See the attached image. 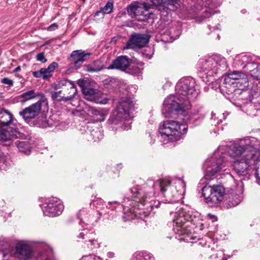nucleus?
<instances>
[{
  "label": "nucleus",
  "mask_w": 260,
  "mask_h": 260,
  "mask_svg": "<svg viewBox=\"0 0 260 260\" xmlns=\"http://www.w3.org/2000/svg\"><path fill=\"white\" fill-rule=\"evenodd\" d=\"M224 149L225 147H218L212 156L205 161L203 166L205 176H213L220 171L225 170L224 168L229 165V160L222 155V150Z\"/></svg>",
  "instance_id": "0eeeda50"
},
{
  "label": "nucleus",
  "mask_w": 260,
  "mask_h": 260,
  "mask_svg": "<svg viewBox=\"0 0 260 260\" xmlns=\"http://www.w3.org/2000/svg\"><path fill=\"white\" fill-rule=\"evenodd\" d=\"M153 4L159 8L160 10L162 8L164 9L166 6H171L175 7L176 5L178 4L179 0H150Z\"/></svg>",
  "instance_id": "a878e982"
},
{
  "label": "nucleus",
  "mask_w": 260,
  "mask_h": 260,
  "mask_svg": "<svg viewBox=\"0 0 260 260\" xmlns=\"http://www.w3.org/2000/svg\"><path fill=\"white\" fill-rule=\"evenodd\" d=\"M64 209V206L59 199L52 197L43 204L42 210L46 216L55 217L59 215Z\"/></svg>",
  "instance_id": "f8f14e48"
},
{
  "label": "nucleus",
  "mask_w": 260,
  "mask_h": 260,
  "mask_svg": "<svg viewBox=\"0 0 260 260\" xmlns=\"http://www.w3.org/2000/svg\"><path fill=\"white\" fill-rule=\"evenodd\" d=\"M21 70V68L20 66H18L16 68H15L14 70H13V72H19L20 70Z\"/></svg>",
  "instance_id": "49530a36"
},
{
  "label": "nucleus",
  "mask_w": 260,
  "mask_h": 260,
  "mask_svg": "<svg viewBox=\"0 0 260 260\" xmlns=\"http://www.w3.org/2000/svg\"><path fill=\"white\" fill-rule=\"evenodd\" d=\"M63 89L66 90V91L65 93H68L69 92H70V88H68V87H66V88H63Z\"/></svg>",
  "instance_id": "3c124183"
},
{
  "label": "nucleus",
  "mask_w": 260,
  "mask_h": 260,
  "mask_svg": "<svg viewBox=\"0 0 260 260\" xmlns=\"http://www.w3.org/2000/svg\"><path fill=\"white\" fill-rule=\"evenodd\" d=\"M148 58L149 59H150V58H151V56L150 55V56H148Z\"/></svg>",
  "instance_id": "4d7b16f0"
},
{
  "label": "nucleus",
  "mask_w": 260,
  "mask_h": 260,
  "mask_svg": "<svg viewBox=\"0 0 260 260\" xmlns=\"http://www.w3.org/2000/svg\"><path fill=\"white\" fill-rule=\"evenodd\" d=\"M201 68L204 71H213L216 73L218 70L226 68V61L224 58L218 55H214L206 59L200 60Z\"/></svg>",
  "instance_id": "9b49d317"
},
{
  "label": "nucleus",
  "mask_w": 260,
  "mask_h": 260,
  "mask_svg": "<svg viewBox=\"0 0 260 260\" xmlns=\"http://www.w3.org/2000/svg\"><path fill=\"white\" fill-rule=\"evenodd\" d=\"M0 260H4V259H3V258H2V259H0Z\"/></svg>",
  "instance_id": "052dcab7"
},
{
  "label": "nucleus",
  "mask_w": 260,
  "mask_h": 260,
  "mask_svg": "<svg viewBox=\"0 0 260 260\" xmlns=\"http://www.w3.org/2000/svg\"><path fill=\"white\" fill-rule=\"evenodd\" d=\"M90 55V53H84L81 50H76L72 52L71 57L76 67L79 68L87 58Z\"/></svg>",
  "instance_id": "393cba45"
},
{
  "label": "nucleus",
  "mask_w": 260,
  "mask_h": 260,
  "mask_svg": "<svg viewBox=\"0 0 260 260\" xmlns=\"http://www.w3.org/2000/svg\"><path fill=\"white\" fill-rule=\"evenodd\" d=\"M140 72V69L137 67H136V71L135 73H139Z\"/></svg>",
  "instance_id": "864d4df0"
},
{
  "label": "nucleus",
  "mask_w": 260,
  "mask_h": 260,
  "mask_svg": "<svg viewBox=\"0 0 260 260\" xmlns=\"http://www.w3.org/2000/svg\"><path fill=\"white\" fill-rule=\"evenodd\" d=\"M156 183L159 187L160 190L164 197L166 198L165 202L172 201L171 197L173 196L170 193L169 191L173 188L170 180H158Z\"/></svg>",
  "instance_id": "412c9836"
},
{
  "label": "nucleus",
  "mask_w": 260,
  "mask_h": 260,
  "mask_svg": "<svg viewBox=\"0 0 260 260\" xmlns=\"http://www.w3.org/2000/svg\"><path fill=\"white\" fill-rule=\"evenodd\" d=\"M149 38L147 36L141 34H135L132 35L127 43V46L124 49L132 48L137 47L141 48L145 46L148 42Z\"/></svg>",
  "instance_id": "f3484780"
},
{
  "label": "nucleus",
  "mask_w": 260,
  "mask_h": 260,
  "mask_svg": "<svg viewBox=\"0 0 260 260\" xmlns=\"http://www.w3.org/2000/svg\"><path fill=\"white\" fill-rule=\"evenodd\" d=\"M57 67V63L53 62L47 68H42L39 71L33 72L32 75L35 78H42L44 80H46L52 76V73Z\"/></svg>",
  "instance_id": "aec40b11"
},
{
  "label": "nucleus",
  "mask_w": 260,
  "mask_h": 260,
  "mask_svg": "<svg viewBox=\"0 0 260 260\" xmlns=\"http://www.w3.org/2000/svg\"><path fill=\"white\" fill-rule=\"evenodd\" d=\"M86 234L84 233V232H81V233H80L79 235V237H81L82 238H84V236Z\"/></svg>",
  "instance_id": "de8ad7c7"
},
{
  "label": "nucleus",
  "mask_w": 260,
  "mask_h": 260,
  "mask_svg": "<svg viewBox=\"0 0 260 260\" xmlns=\"http://www.w3.org/2000/svg\"><path fill=\"white\" fill-rule=\"evenodd\" d=\"M13 255L17 258L30 260L31 257V250L28 245L24 243H19L16 245Z\"/></svg>",
  "instance_id": "a211bd4d"
},
{
  "label": "nucleus",
  "mask_w": 260,
  "mask_h": 260,
  "mask_svg": "<svg viewBox=\"0 0 260 260\" xmlns=\"http://www.w3.org/2000/svg\"><path fill=\"white\" fill-rule=\"evenodd\" d=\"M186 184L183 180H178L176 183L175 188L177 192L181 194H183L185 191Z\"/></svg>",
  "instance_id": "f704fd0d"
},
{
  "label": "nucleus",
  "mask_w": 260,
  "mask_h": 260,
  "mask_svg": "<svg viewBox=\"0 0 260 260\" xmlns=\"http://www.w3.org/2000/svg\"><path fill=\"white\" fill-rule=\"evenodd\" d=\"M113 203H114V204H117V203H118V202H117V201H115V202H113Z\"/></svg>",
  "instance_id": "6e6d98bb"
},
{
  "label": "nucleus",
  "mask_w": 260,
  "mask_h": 260,
  "mask_svg": "<svg viewBox=\"0 0 260 260\" xmlns=\"http://www.w3.org/2000/svg\"><path fill=\"white\" fill-rule=\"evenodd\" d=\"M7 159V156L0 150V169L6 170L8 168L9 163Z\"/></svg>",
  "instance_id": "72a5a7b5"
},
{
  "label": "nucleus",
  "mask_w": 260,
  "mask_h": 260,
  "mask_svg": "<svg viewBox=\"0 0 260 260\" xmlns=\"http://www.w3.org/2000/svg\"><path fill=\"white\" fill-rule=\"evenodd\" d=\"M234 87H236L239 90H244L247 88L249 86V82L247 77L242 78L240 80L235 82H232Z\"/></svg>",
  "instance_id": "c85d7f7f"
},
{
  "label": "nucleus",
  "mask_w": 260,
  "mask_h": 260,
  "mask_svg": "<svg viewBox=\"0 0 260 260\" xmlns=\"http://www.w3.org/2000/svg\"><path fill=\"white\" fill-rule=\"evenodd\" d=\"M188 126L185 123H180L174 120H166L160 126L159 133L164 143L175 142L180 139L181 136L185 134Z\"/></svg>",
  "instance_id": "20e7f679"
},
{
  "label": "nucleus",
  "mask_w": 260,
  "mask_h": 260,
  "mask_svg": "<svg viewBox=\"0 0 260 260\" xmlns=\"http://www.w3.org/2000/svg\"><path fill=\"white\" fill-rule=\"evenodd\" d=\"M13 122L12 114L10 112L6 110L0 111V140L11 141L23 137V135L18 131Z\"/></svg>",
  "instance_id": "7ed1b4c3"
},
{
  "label": "nucleus",
  "mask_w": 260,
  "mask_h": 260,
  "mask_svg": "<svg viewBox=\"0 0 260 260\" xmlns=\"http://www.w3.org/2000/svg\"><path fill=\"white\" fill-rule=\"evenodd\" d=\"M246 77L247 76L245 73L241 72L235 71L229 74L226 80L229 79L230 80H233V82H235Z\"/></svg>",
  "instance_id": "2f4dec72"
},
{
  "label": "nucleus",
  "mask_w": 260,
  "mask_h": 260,
  "mask_svg": "<svg viewBox=\"0 0 260 260\" xmlns=\"http://www.w3.org/2000/svg\"><path fill=\"white\" fill-rule=\"evenodd\" d=\"M80 260H102L99 256L95 255H87L83 256Z\"/></svg>",
  "instance_id": "c9c22d12"
},
{
  "label": "nucleus",
  "mask_w": 260,
  "mask_h": 260,
  "mask_svg": "<svg viewBox=\"0 0 260 260\" xmlns=\"http://www.w3.org/2000/svg\"><path fill=\"white\" fill-rule=\"evenodd\" d=\"M113 9V3L111 2H108L102 9L95 13V16H99L101 15L102 17H103L105 14L111 13L112 12Z\"/></svg>",
  "instance_id": "c756f323"
},
{
  "label": "nucleus",
  "mask_w": 260,
  "mask_h": 260,
  "mask_svg": "<svg viewBox=\"0 0 260 260\" xmlns=\"http://www.w3.org/2000/svg\"><path fill=\"white\" fill-rule=\"evenodd\" d=\"M30 260H55L52 248L47 245H43L41 249L31 256Z\"/></svg>",
  "instance_id": "6ab92c4d"
},
{
  "label": "nucleus",
  "mask_w": 260,
  "mask_h": 260,
  "mask_svg": "<svg viewBox=\"0 0 260 260\" xmlns=\"http://www.w3.org/2000/svg\"><path fill=\"white\" fill-rule=\"evenodd\" d=\"M108 204H112V202H109L108 203Z\"/></svg>",
  "instance_id": "13d9d810"
},
{
  "label": "nucleus",
  "mask_w": 260,
  "mask_h": 260,
  "mask_svg": "<svg viewBox=\"0 0 260 260\" xmlns=\"http://www.w3.org/2000/svg\"><path fill=\"white\" fill-rule=\"evenodd\" d=\"M18 99H22V103H25L28 101L39 98V100H43V101H47L45 95L41 92H36L35 90L32 89L26 91L18 96Z\"/></svg>",
  "instance_id": "b1692460"
},
{
  "label": "nucleus",
  "mask_w": 260,
  "mask_h": 260,
  "mask_svg": "<svg viewBox=\"0 0 260 260\" xmlns=\"http://www.w3.org/2000/svg\"><path fill=\"white\" fill-rule=\"evenodd\" d=\"M44 103L47 104V101L39 100L37 102L20 111L19 114L25 121H29L39 115L41 110L42 105Z\"/></svg>",
  "instance_id": "ddd939ff"
},
{
  "label": "nucleus",
  "mask_w": 260,
  "mask_h": 260,
  "mask_svg": "<svg viewBox=\"0 0 260 260\" xmlns=\"http://www.w3.org/2000/svg\"><path fill=\"white\" fill-rule=\"evenodd\" d=\"M224 149L225 147H218L212 156L205 161L203 166L205 176H213L220 171L225 170L224 168L229 165V160L222 155V150Z\"/></svg>",
  "instance_id": "423d86ee"
},
{
  "label": "nucleus",
  "mask_w": 260,
  "mask_h": 260,
  "mask_svg": "<svg viewBox=\"0 0 260 260\" xmlns=\"http://www.w3.org/2000/svg\"><path fill=\"white\" fill-rule=\"evenodd\" d=\"M134 109V106L132 102L129 100L120 102L112 112L111 119L115 123H117V121L121 119L128 120L133 117L131 113Z\"/></svg>",
  "instance_id": "9d476101"
},
{
  "label": "nucleus",
  "mask_w": 260,
  "mask_h": 260,
  "mask_svg": "<svg viewBox=\"0 0 260 260\" xmlns=\"http://www.w3.org/2000/svg\"><path fill=\"white\" fill-rule=\"evenodd\" d=\"M129 63L128 58L126 56H120L113 60L112 64L107 67V69L124 71L129 66Z\"/></svg>",
  "instance_id": "5701e85b"
},
{
  "label": "nucleus",
  "mask_w": 260,
  "mask_h": 260,
  "mask_svg": "<svg viewBox=\"0 0 260 260\" xmlns=\"http://www.w3.org/2000/svg\"><path fill=\"white\" fill-rule=\"evenodd\" d=\"M2 96V93H0V98H1Z\"/></svg>",
  "instance_id": "bf43d9fd"
},
{
  "label": "nucleus",
  "mask_w": 260,
  "mask_h": 260,
  "mask_svg": "<svg viewBox=\"0 0 260 260\" xmlns=\"http://www.w3.org/2000/svg\"><path fill=\"white\" fill-rule=\"evenodd\" d=\"M37 59L38 61L42 62V63H45L47 61L45 57V55L44 53H39L37 56Z\"/></svg>",
  "instance_id": "4c0bfd02"
},
{
  "label": "nucleus",
  "mask_w": 260,
  "mask_h": 260,
  "mask_svg": "<svg viewBox=\"0 0 260 260\" xmlns=\"http://www.w3.org/2000/svg\"><path fill=\"white\" fill-rule=\"evenodd\" d=\"M93 114H94L95 115L99 116H100V117H99V118H97V120H99V121H104V120H105V117H106L104 113H103L101 112H100V111H99L95 110V111H94Z\"/></svg>",
  "instance_id": "e433bc0d"
},
{
  "label": "nucleus",
  "mask_w": 260,
  "mask_h": 260,
  "mask_svg": "<svg viewBox=\"0 0 260 260\" xmlns=\"http://www.w3.org/2000/svg\"><path fill=\"white\" fill-rule=\"evenodd\" d=\"M78 84L82 88V89L83 88H84L83 87V84H84V81L82 80H79L78 81Z\"/></svg>",
  "instance_id": "37998d69"
},
{
  "label": "nucleus",
  "mask_w": 260,
  "mask_h": 260,
  "mask_svg": "<svg viewBox=\"0 0 260 260\" xmlns=\"http://www.w3.org/2000/svg\"><path fill=\"white\" fill-rule=\"evenodd\" d=\"M225 147V149L222 150L223 156L224 155L225 159L231 160L243 157L245 154L251 153H257L260 151V142L254 137H246L240 140L239 143L231 145L230 147L220 146L219 147Z\"/></svg>",
  "instance_id": "f03ea898"
},
{
  "label": "nucleus",
  "mask_w": 260,
  "mask_h": 260,
  "mask_svg": "<svg viewBox=\"0 0 260 260\" xmlns=\"http://www.w3.org/2000/svg\"><path fill=\"white\" fill-rule=\"evenodd\" d=\"M203 196L206 202L211 206H217L224 200L225 196L224 187L220 184L205 186L202 188Z\"/></svg>",
  "instance_id": "6e6552de"
},
{
  "label": "nucleus",
  "mask_w": 260,
  "mask_h": 260,
  "mask_svg": "<svg viewBox=\"0 0 260 260\" xmlns=\"http://www.w3.org/2000/svg\"><path fill=\"white\" fill-rule=\"evenodd\" d=\"M255 159L257 160V164L260 163V154L256 153V156Z\"/></svg>",
  "instance_id": "a18cd8bd"
},
{
  "label": "nucleus",
  "mask_w": 260,
  "mask_h": 260,
  "mask_svg": "<svg viewBox=\"0 0 260 260\" xmlns=\"http://www.w3.org/2000/svg\"><path fill=\"white\" fill-rule=\"evenodd\" d=\"M131 191L133 193L134 200L137 202H140L143 204L148 198L147 195L144 194L141 190L135 188L131 189Z\"/></svg>",
  "instance_id": "cd10ccee"
},
{
  "label": "nucleus",
  "mask_w": 260,
  "mask_h": 260,
  "mask_svg": "<svg viewBox=\"0 0 260 260\" xmlns=\"http://www.w3.org/2000/svg\"><path fill=\"white\" fill-rule=\"evenodd\" d=\"M82 93L88 101L101 104H106L107 102V100L104 98L103 93L98 90L90 87L83 88Z\"/></svg>",
  "instance_id": "dca6fc26"
},
{
  "label": "nucleus",
  "mask_w": 260,
  "mask_h": 260,
  "mask_svg": "<svg viewBox=\"0 0 260 260\" xmlns=\"http://www.w3.org/2000/svg\"><path fill=\"white\" fill-rule=\"evenodd\" d=\"M258 170H256L255 171V177L256 179H260V176H258V173H257Z\"/></svg>",
  "instance_id": "8fccbe9b"
},
{
  "label": "nucleus",
  "mask_w": 260,
  "mask_h": 260,
  "mask_svg": "<svg viewBox=\"0 0 260 260\" xmlns=\"http://www.w3.org/2000/svg\"><path fill=\"white\" fill-rule=\"evenodd\" d=\"M57 28H58V25L56 23H54L51 24L50 26H49L47 28V29L48 31H54Z\"/></svg>",
  "instance_id": "a19ab883"
},
{
  "label": "nucleus",
  "mask_w": 260,
  "mask_h": 260,
  "mask_svg": "<svg viewBox=\"0 0 260 260\" xmlns=\"http://www.w3.org/2000/svg\"><path fill=\"white\" fill-rule=\"evenodd\" d=\"M2 82L3 84L8 85L9 86H12L13 85V80L9 79L8 78H4L2 79Z\"/></svg>",
  "instance_id": "ea45409f"
},
{
  "label": "nucleus",
  "mask_w": 260,
  "mask_h": 260,
  "mask_svg": "<svg viewBox=\"0 0 260 260\" xmlns=\"http://www.w3.org/2000/svg\"><path fill=\"white\" fill-rule=\"evenodd\" d=\"M236 184V193H231L229 196V199L227 201V208L238 205L242 200V193L243 192L244 184L241 180H236L235 181Z\"/></svg>",
  "instance_id": "2eb2a0df"
},
{
  "label": "nucleus",
  "mask_w": 260,
  "mask_h": 260,
  "mask_svg": "<svg viewBox=\"0 0 260 260\" xmlns=\"http://www.w3.org/2000/svg\"><path fill=\"white\" fill-rule=\"evenodd\" d=\"M257 183L260 185V180H257Z\"/></svg>",
  "instance_id": "5fc2aeb1"
},
{
  "label": "nucleus",
  "mask_w": 260,
  "mask_h": 260,
  "mask_svg": "<svg viewBox=\"0 0 260 260\" xmlns=\"http://www.w3.org/2000/svg\"><path fill=\"white\" fill-rule=\"evenodd\" d=\"M223 260H226V259H223Z\"/></svg>",
  "instance_id": "680f3d73"
},
{
  "label": "nucleus",
  "mask_w": 260,
  "mask_h": 260,
  "mask_svg": "<svg viewBox=\"0 0 260 260\" xmlns=\"http://www.w3.org/2000/svg\"><path fill=\"white\" fill-rule=\"evenodd\" d=\"M256 156V153H251L244 154V157L228 160L229 164L230 162L233 163L232 166L235 172L239 177H241L245 175L247 169L250 166L257 165V160L255 159Z\"/></svg>",
  "instance_id": "1a4fd4ad"
},
{
  "label": "nucleus",
  "mask_w": 260,
  "mask_h": 260,
  "mask_svg": "<svg viewBox=\"0 0 260 260\" xmlns=\"http://www.w3.org/2000/svg\"><path fill=\"white\" fill-rule=\"evenodd\" d=\"M200 214L197 212H185L183 210L175 213V218L173 220L174 232L178 235L187 233L186 228L189 226V222L194 225L202 224Z\"/></svg>",
  "instance_id": "39448f33"
},
{
  "label": "nucleus",
  "mask_w": 260,
  "mask_h": 260,
  "mask_svg": "<svg viewBox=\"0 0 260 260\" xmlns=\"http://www.w3.org/2000/svg\"><path fill=\"white\" fill-rule=\"evenodd\" d=\"M175 95H170L165 99L162 106V113L166 117H174L177 114H185L198 93L194 88L192 79H181L176 86Z\"/></svg>",
  "instance_id": "f257e3e1"
},
{
  "label": "nucleus",
  "mask_w": 260,
  "mask_h": 260,
  "mask_svg": "<svg viewBox=\"0 0 260 260\" xmlns=\"http://www.w3.org/2000/svg\"><path fill=\"white\" fill-rule=\"evenodd\" d=\"M102 69L103 68L102 67L94 68L91 66L87 67V71L89 72H99L101 71Z\"/></svg>",
  "instance_id": "58836bf2"
},
{
  "label": "nucleus",
  "mask_w": 260,
  "mask_h": 260,
  "mask_svg": "<svg viewBox=\"0 0 260 260\" xmlns=\"http://www.w3.org/2000/svg\"><path fill=\"white\" fill-rule=\"evenodd\" d=\"M150 8V6L146 3H135L129 5L127 8V11L129 15L139 16L144 15V12L148 11Z\"/></svg>",
  "instance_id": "4be33fe9"
},
{
  "label": "nucleus",
  "mask_w": 260,
  "mask_h": 260,
  "mask_svg": "<svg viewBox=\"0 0 260 260\" xmlns=\"http://www.w3.org/2000/svg\"><path fill=\"white\" fill-rule=\"evenodd\" d=\"M61 84L65 87L70 88V92L66 93V90L62 89L61 90L55 92L53 94V97L58 101H67L72 99L76 94L77 90L74 84L69 80H64L61 82Z\"/></svg>",
  "instance_id": "4468645a"
},
{
  "label": "nucleus",
  "mask_w": 260,
  "mask_h": 260,
  "mask_svg": "<svg viewBox=\"0 0 260 260\" xmlns=\"http://www.w3.org/2000/svg\"><path fill=\"white\" fill-rule=\"evenodd\" d=\"M94 136H99V135H101L100 131H96L94 132V134H93Z\"/></svg>",
  "instance_id": "09e8293b"
},
{
  "label": "nucleus",
  "mask_w": 260,
  "mask_h": 260,
  "mask_svg": "<svg viewBox=\"0 0 260 260\" xmlns=\"http://www.w3.org/2000/svg\"><path fill=\"white\" fill-rule=\"evenodd\" d=\"M251 58L249 55H243L241 56L239 59V64H240L242 68H246L247 69V64L248 63H253L251 62Z\"/></svg>",
  "instance_id": "473e14b6"
},
{
  "label": "nucleus",
  "mask_w": 260,
  "mask_h": 260,
  "mask_svg": "<svg viewBox=\"0 0 260 260\" xmlns=\"http://www.w3.org/2000/svg\"><path fill=\"white\" fill-rule=\"evenodd\" d=\"M16 144L20 151L26 154H29L30 153L31 147L27 142L17 141Z\"/></svg>",
  "instance_id": "7c9ffc66"
},
{
  "label": "nucleus",
  "mask_w": 260,
  "mask_h": 260,
  "mask_svg": "<svg viewBox=\"0 0 260 260\" xmlns=\"http://www.w3.org/2000/svg\"><path fill=\"white\" fill-rule=\"evenodd\" d=\"M247 71L253 78L260 80V64L248 63L247 64Z\"/></svg>",
  "instance_id": "bb28decb"
},
{
  "label": "nucleus",
  "mask_w": 260,
  "mask_h": 260,
  "mask_svg": "<svg viewBox=\"0 0 260 260\" xmlns=\"http://www.w3.org/2000/svg\"><path fill=\"white\" fill-rule=\"evenodd\" d=\"M114 253L113 252H109L108 253H107V256L108 257H110V258H112L114 256Z\"/></svg>",
  "instance_id": "c03bdc74"
},
{
  "label": "nucleus",
  "mask_w": 260,
  "mask_h": 260,
  "mask_svg": "<svg viewBox=\"0 0 260 260\" xmlns=\"http://www.w3.org/2000/svg\"><path fill=\"white\" fill-rule=\"evenodd\" d=\"M94 241V240H89L88 242L90 243V247H91L93 245Z\"/></svg>",
  "instance_id": "603ef678"
},
{
  "label": "nucleus",
  "mask_w": 260,
  "mask_h": 260,
  "mask_svg": "<svg viewBox=\"0 0 260 260\" xmlns=\"http://www.w3.org/2000/svg\"><path fill=\"white\" fill-rule=\"evenodd\" d=\"M2 257L3 258H7L8 257V253L7 251H3L0 250V257Z\"/></svg>",
  "instance_id": "79ce46f5"
}]
</instances>
